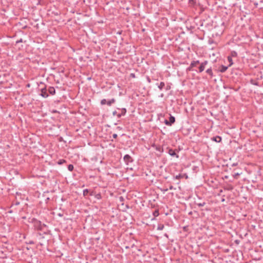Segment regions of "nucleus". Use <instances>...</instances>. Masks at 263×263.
Masks as SVG:
<instances>
[{
  "label": "nucleus",
  "instance_id": "34",
  "mask_svg": "<svg viewBox=\"0 0 263 263\" xmlns=\"http://www.w3.org/2000/svg\"><path fill=\"white\" fill-rule=\"evenodd\" d=\"M163 94L161 95V96L162 97H163Z\"/></svg>",
  "mask_w": 263,
  "mask_h": 263
},
{
  "label": "nucleus",
  "instance_id": "23",
  "mask_svg": "<svg viewBox=\"0 0 263 263\" xmlns=\"http://www.w3.org/2000/svg\"><path fill=\"white\" fill-rule=\"evenodd\" d=\"M117 136H118V135H117V134H114L112 135V137H113L114 138H115V139H116V138L117 137Z\"/></svg>",
  "mask_w": 263,
  "mask_h": 263
},
{
  "label": "nucleus",
  "instance_id": "13",
  "mask_svg": "<svg viewBox=\"0 0 263 263\" xmlns=\"http://www.w3.org/2000/svg\"><path fill=\"white\" fill-rule=\"evenodd\" d=\"M213 140L217 142H220L221 140V138L219 136H217L216 137L213 138Z\"/></svg>",
  "mask_w": 263,
  "mask_h": 263
},
{
  "label": "nucleus",
  "instance_id": "27",
  "mask_svg": "<svg viewBox=\"0 0 263 263\" xmlns=\"http://www.w3.org/2000/svg\"><path fill=\"white\" fill-rule=\"evenodd\" d=\"M239 173H236V174H235L234 177H236V176H239Z\"/></svg>",
  "mask_w": 263,
  "mask_h": 263
},
{
  "label": "nucleus",
  "instance_id": "9",
  "mask_svg": "<svg viewBox=\"0 0 263 263\" xmlns=\"http://www.w3.org/2000/svg\"><path fill=\"white\" fill-rule=\"evenodd\" d=\"M165 86V83L163 82H161L159 84H158L159 89L161 90Z\"/></svg>",
  "mask_w": 263,
  "mask_h": 263
},
{
  "label": "nucleus",
  "instance_id": "32",
  "mask_svg": "<svg viewBox=\"0 0 263 263\" xmlns=\"http://www.w3.org/2000/svg\"><path fill=\"white\" fill-rule=\"evenodd\" d=\"M87 79H88V80H90L91 78H88Z\"/></svg>",
  "mask_w": 263,
  "mask_h": 263
},
{
  "label": "nucleus",
  "instance_id": "16",
  "mask_svg": "<svg viewBox=\"0 0 263 263\" xmlns=\"http://www.w3.org/2000/svg\"><path fill=\"white\" fill-rule=\"evenodd\" d=\"M164 227V225H163V224H158V226L157 230H160V231L162 230L163 229Z\"/></svg>",
  "mask_w": 263,
  "mask_h": 263
},
{
  "label": "nucleus",
  "instance_id": "20",
  "mask_svg": "<svg viewBox=\"0 0 263 263\" xmlns=\"http://www.w3.org/2000/svg\"><path fill=\"white\" fill-rule=\"evenodd\" d=\"M68 169L69 171H72L73 170V166L72 164H69L68 166Z\"/></svg>",
  "mask_w": 263,
  "mask_h": 263
},
{
  "label": "nucleus",
  "instance_id": "19",
  "mask_svg": "<svg viewBox=\"0 0 263 263\" xmlns=\"http://www.w3.org/2000/svg\"><path fill=\"white\" fill-rule=\"evenodd\" d=\"M159 211L158 210H155L154 212H153V215L155 216V217H157L158 215H159Z\"/></svg>",
  "mask_w": 263,
  "mask_h": 263
},
{
  "label": "nucleus",
  "instance_id": "22",
  "mask_svg": "<svg viewBox=\"0 0 263 263\" xmlns=\"http://www.w3.org/2000/svg\"><path fill=\"white\" fill-rule=\"evenodd\" d=\"M21 42H23V40L22 39L16 41V44H18V43H21Z\"/></svg>",
  "mask_w": 263,
  "mask_h": 263
},
{
  "label": "nucleus",
  "instance_id": "10",
  "mask_svg": "<svg viewBox=\"0 0 263 263\" xmlns=\"http://www.w3.org/2000/svg\"><path fill=\"white\" fill-rule=\"evenodd\" d=\"M206 72L207 73H208L209 75L211 76V77H213V72H212V68L210 67L209 68H208L206 70Z\"/></svg>",
  "mask_w": 263,
  "mask_h": 263
},
{
  "label": "nucleus",
  "instance_id": "14",
  "mask_svg": "<svg viewBox=\"0 0 263 263\" xmlns=\"http://www.w3.org/2000/svg\"><path fill=\"white\" fill-rule=\"evenodd\" d=\"M195 203H196V205H197L199 207L203 206H204L205 204V202H197L196 201Z\"/></svg>",
  "mask_w": 263,
  "mask_h": 263
},
{
  "label": "nucleus",
  "instance_id": "17",
  "mask_svg": "<svg viewBox=\"0 0 263 263\" xmlns=\"http://www.w3.org/2000/svg\"><path fill=\"white\" fill-rule=\"evenodd\" d=\"M228 61L230 62V64H229V66H231L233 64L232 59L231 57H228Z\"/></svg>",
  "mask_w": 263,
  "mask_h": 263
},
{
  "label": "nucleus",
  "instance_id": "3",
  "mask_svg": "<svg viewBox=\"0 0 263 263\" xmlns=\"http://www.w3.org/2000/svg\"><path fill=\"white\" fill-rule=\"evenodd\" d=\"M175 121V118L174 117L171 116L169 119V121L165 120V123L167 125H171Z\"/></svg>",
  "mask_w": 263,
  "mask_h": 263
},
{
  "label": "nucleus",
  "instance_id": "12",
  "mask_svg": "<svg viewBox=\"0 0 263 263\" xmlns=\"http://www.w3.org/2000/svg\"><path fill=\"white\" fill-rule=\"evenodd\" d=\"M228 67L227 66H221V69L219 70L220 72H225L227 69H228Z\"/></svg>",
  "mask_w": 263,
  "mask_h": 263
},
{
  "label": "nucleus",
  "instance_id": "4",
  "mask_svg": "<svg viewBox=\"0 0 263 263\" xmlns=\"http://www.w3.org/2000/svg\"><path fill=\"white\" fill-rule=\"evenodd\" d=\"M208 62L207 61H205L201 63L200 66L199 67V72H201L204 70L205 66L208 64Z\"/></svg>",
  "mask_w": 263,
  "mask_h": 263
},
{
  "label": "nucleus",
  "instance_id": "7",
  "mask_svg": "<svg viewBox=\"0 0 263 263\" xmlns=\"http://www.w3.org/2000/svg\"><path fill=\"white\" fill-rule=\"evenodd\" d=\"M168 154L172 156H176L177 157H178V156H177L176 152L172 149H169Z\"/></svg>",
  "mask_w": 263,
  "mask_h": 263
},
{
  "label": "nucleus",
  "instance_id": "26",
  "mask_svg": "<svg viewBox=\"0 0 263 263\" xmlns=\"http://www.w3.org/2000/svg\"><path fill=\"white\" fill-rule=\"evenodd\" d=\"M168 191V189H164L162 190V191H163V192H166V191Z\"/></svg>",
  "mask_w": 263,
  "mask_h": 263
},
{
  "label": "nucleus",
  "instance_id": "11",
  "mask_svg": "<svg viewBox=\"0 0 263 263\" xmlns=\"http://www.w3.org/2000/svg\"><path fill=\"white\" fill-rule=\"evenodd\" d=\"M126 112V109H125V108H122V110H121V114H119V115H118V116L119 117H120L121 116H124V115H125Z\"/></svg>",
  "mask_w": 263,
  "mask_h": 263
},
{
  "label": "nucleus",
  "instance_id": "1",
  "mask_svg": "<svg viewBox=\"0 0 263 263\" xmlns=\"http://www.w3.org/2000/svg\"><path fill=\"white\" fill-rule=\"evenodd\" d=\"M47 91L46 87L42 88L41 89L40 95L45 98H47L49 96Z\"/></svg>",
  "mask_w": 263,
  "mask_h": 263
},
{
  "label": "nucleus",
  "instance_id": "18",
  "mask_svg": "<svg viewBox=\"0 0 263 263\" xmlns=\"http://www.w3.org/2000/svg\"><path fill=\"white\" fill-rule=\"evenodd\" d=\"M66 162V161L64 159H60L58 161V163L60 165Z\"/></svg>",
  "mask_w": 263,
  "mask_h": 263
},
{
  "label": "nucleus",
  "instance_id": "25",
  "mask_svg": "<svg viewBox=\"0 0 263 263\" xmlns=\"http://www.w3.org/2000/svg\"><path fill=\"white\" fill-rule=\"evenodd\" d=\"M175 178L176 179H178L180 178V175H177Z\"/></svg>",
  "mask_w": 263,
  "mask_h": 263
},
{
  "label": "nucleus",
  "instance_id": "24",
  "mask_svg": "<svg viewBox=\"0 0 263 263\" xmlns=\"http://www.w3.org/2000/svg\"><path fill=\"white\" fill-rule=\"evenodd\" d=\"M169 189L170 190H174L175 189L174 188V187L172 185H170L169 187Z\"/></svg>",
  "mask_w": 263,
  "mask_h": 263
},
{
  "label": "nucleus",
  "instance_id": "31",
  "mask_svg": "<svg viewBox=\"0 0 263 263\" xmlns=\"http://www.w3.org/2000/svg\"><path fill=\"white\" fill-rule=\"evenodd\" d=\"M235 165H236V164H235V163L233 164V165H232V166H235Z\"/></svg>",
  "mask_w": 263,
  "mask_h": 263
},
{
  "label": "nucleus",
  "instance_id": "15",
  "mask_svg": "<svg viewBox=\"0 0 263 263\" xmlns=\"http://www.w3.org/2000/svg\"><path fill=\"white\" fill-rule=\"evenodd\" d=\"M115 102V100L114 99H112L111 100L107 101V104L108 106H110L112 103H114Z\"/></svg>",
  "mask_w": 263,
  "mask_h": 263
},
{
  "label": "nucleus",
  "instance_id": "33",
  "mask_svg": "<svg viewBox=\"0 0 263 263\" xmlns=\"http://www.w3.org/2000/svg\"><path fill=\"white\" fill-rule=\"evenodd\" d=\"M254 85H257V83H254Z\"/></svg>",
  "mask_w": 263,
  "mask_h": 263
},
{
  "label": "nucleus",
  "instance_id": "28",
  "mask_svg": "<svg viewBox=\"0 0 263 263\" xmlns=\"http://www.w3.org/2000/svg\"><path fill=\"white\" fill-rule=\"evenodd\" d=\"M147 81H148V83L151 82V80H150V79L149 78H147Z\"/></svg>",
  "mask_w": 263,
  "mask_h": 263
},
{
  "label": "nucleus",
  "instance_id": "30",
  "mask_svg": "<svg viewBox=\"0 0 263 263\" xmlns=\"http://www.w3.org/2000/svg\"><path fill=\"white\" fill-rule=\"evenodd\" d=\"M131 75L132 76V77H135V74H134L132 73Z\"/></svg>",
  "mask_w": 263,
  "mask_h": 263
},
{
  "label": "nucleus",
  "instance_id": "21",
  "mask_svg": "<svg viewBox=\"0 0 263 263\" xmlns=\"http://www.w3.org/2000/svg\"><path fill=\"white\" fill-rule=\"evenodd\" d=\"M107 101H106V99H103L101 101V104L102 105H105V104H107Z\"/></svg>",
  "mask_w": 263,
  "mask_h": 263
},
{
  "label": "nucleus",
  "instance_id": "29",
  "mask_svg": "<svg viewBox=\"0 0 263 263\" xmlns=\"http://www.w3.org/2000/svg\"><path fill=\"white\" fill-rule=\"evenodd\" d=\"M192 67H190H190L188 68V69H189V70H191V69H192Z\"/></svg>",
  "mask_w": 263,
  "mask_h": 263
},
{
  "label": "nucleus",
  "instance_id": "5",
  "mask_svg": "<svg viewBox=\"0 0 263 263\" xmlns=\"http://www.w3.org/2000/svg\"><path fill=\"white\" fill-rule=\"evenodd\" d=\"M93 192L88 190V189H85L83 190V196H86L88 195H92Z\"/></svg>",
  "mask_w": 263,
  "mask_h": 263
},
{
  "label": "nucleus",
  "instance_id": "2",
  "mask_svg": "<svg viewBox=\"0 0 263 263\" xmlns=\"http://www.w3.org/2000/svg\"><path fill=\"white\" fill-rule=\"evenodd\" d=\"M125 163L128 165L129 163L133 162V159L129 155H125L123 157Z\"/></svg>",
  "mask_w": 263,
  "mask_h": 263
},
{
  "label": "nucleus",
  "instance_id": "6",
  "mask_svg": "<svg viewBox=\"0 0 263 263\" xmlns=\"http://www.w3.org/2000/svg\"><path fill=\"white\" fill-rule=\"evenodd\" d=\"M48 91L51 95H53L55 93V89L53 87H49L48 88Z\"/></svg>",
  "mask_w": 263,
  "mask_h": 263
},
{
  "label": "nucleus",
  "instance_id": "8",
  "mask_svg": "<svg viewBox=\"0 0 263 263\" xmlns=\"http://www.w3.org/2000/svg\"><path fill=\"white\" fill-rule=\"evenodd\" d=\"M198 64H199V61H194L191 63L190 67H195Z\"/></svg>",
  "mask_w": 263,
  "mask_h": 263
}]
</instances>
